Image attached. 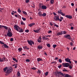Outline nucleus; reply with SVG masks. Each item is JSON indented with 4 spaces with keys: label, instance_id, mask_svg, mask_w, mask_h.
<instances>
[{
    "label": "nucleus",
    "instance_id": "nucleus-25",
    "mask_svg": "<svg viewBox=\"0 0 77 77\" xmlns=\"http://www.w3.org/2000/svg\"><path fill=\"white\" fill-rule=\"evenodd\" d=\"M17 75L18 77H20L21 74H20V72L19 71L17 72Z\"/></svg>",
    "mask_w": 77,
    "mask_h": 77
},
{
    "label": "nucleus",
    "instance_id": "nucleus-23",
    "mask_svg": "<svg viewBox=\"0 0 77 77\" xmlns=\"http://www.w3.org/2000/svg\"><path fill=\"white\" fill-rule=\"evenodd\" d=\"M2 27H3L5 29H6V30H7L8 29V27H7L6 26H2Z\"/></svg>",
    "mask_w": 77,
    "mask_h": 77
},
{
    "label": "nucleus",
    "instance_id": "nucleus-48",
    "mask_svg": "<svg viewBox=\"0 0 77 77\" xmlns=\"http://www.w3.org/2000/svg\"><path fill=\"white\" fill-rule=\"evenodd\" d=\"M63 71H64V72H68V71L66 69H63Z\"/></svg>",
    "mask_w": 77,
    "mask_h": 77
},
{
    "label": "nucleus",
    "instance_id": "nucleus-36",
    "mask_svg": "<svg viewBox=\"0 0 77 77\" xmlns=\"http://www.w3.org/2000/svg\"><path fill=\"white\" fill-rule=\"evenodd\" d=\"M50 2L51 4H53L54 3V0H51Z\"/></svg>",
    "mask_w": 77,
    "mask_h": 77
},
{
    "label": "nucleus",
    "instance_id": "nucleus-34",
    "mask_svg": "<svg viewBox=\"0 0 77 77\" xmlns=\"http://www.w3.org/2000/svg\"><path fill=\"white\" fill-rule=\"evenodd\" d=\"M17 12H19V13H21V11L20 10V9L19 8L18 9Z\"/></svg>",
    "mask_w": 77,
    "mask_h": 77
},
{
    "label": "nucleus",
    "instance_id": "nucleus-56",
    "mask_svg": "<svg viewBox=\"0 0 77 77\" xmlns=\"http://www.w3.org/2000/svg\"><path fill=\"white\" fill-rule=\"evenodd\" d=\"M47 46L48 47H50V44H47Z\"/></svg>",
    "mask_w": 77,
    "mask_h": 77
},
{
    "label": "nucleus",
    "instance_id": "nucleus-28",
    "mask_svg": "<svg viewBox=\"0 0 77 77\" xmlns=\"http://www.w3.org/2000/svg\"><path fill=\"white\" fill-rule=\"evenodd\" d=\"M12 59L14 60V61H15V62H16L17 63L18 62V61L15 58H12Z\"/></svg>",
    "mask_w": 77,
    "mask_h": 77
},
{
    "label": "nucleus",
    "instance_id": "nucleus-53",
    "mask_svg": "<svg viewBox=\"0 0 77 77\" xmlns=\"http://www.w3.org/2000/svg\"><path fill=\"white\" fill-rule=\"evenodd\" d=\"M49 23H50V25L51 26H52L53 25V24L51 22H50Z\"/></svg>",
    "mask_w": 77,
    "mask_h": 77
},
{
    "label": "nucleus",
    "instance_id": "nucleus-39",
    "mask_svg": "<svg viewBox=\"0 0 77 77\" xmlns=\"http://www.w3.org/2000/svg\"><path fill=\"white\" fill-rule=\"evenodd\" d=\"M25 61L27 62H30V60L27 59L25 60Z\"/></svg>",
    "mask_w": 77,
    "mask_h": 77
},
{
    "label": "nucleus",
    "instance_id": "nucleus-54",
    "mask_svg": "<svg viewBox=\"0 0 77 77\" xmlns=\"http://www.w3.org/2000/svg\"><path fill=\"white\" fill-rule=\"evenodd\" d=\"M42 5H41V4L40 3L39 4V7L40 8H41V7L42 8Z\"/></svg>",
    "mask_w": 77,
    "mask_h": 77
},
{
    "label": "nucleus",
    "instance_id": "nucleus-31",
    "mask_svg": "<svg viewBox=\"0 0 77 77\" xmlns=\"http://www.w3.org/2000/svg\"><path fill=\"white\" fill-rule=\"evenodd\" d=\"M46 15L47 14H46V13H44L43 14H42V16H43V17H45Z\"/></svg>",
    "mask_w": 77,
    "mask_h": 77
},
{
    "label": "nucleus",
    "instance_id": "nucleus-52",
    "mask_svg": "<svg viewBox=\"0 0 77 77\" xmlns=\"http://www.w3.org/2000/svg\"><path fill=\"white\" fill-rule=\"evenodd\" d=\"M33 32H35V33H38V31H37V30H33Z\"/></svg>",
    "mask_w": 77,
    "mask_h": 77
},
{
    "label": "nucleus",
    "instance_id": "nucleus-58",
    "mask_svg": "<svg viewBox=\"0 0 77 77\" xmlns=\"http://www.w3.org/2000/svg\"><path fill=\"white\" fill-rule=\"evenodd\" d=\"M13 41H14V39H13V38H11L10 39V41L12 42Z\"/></svg>",
    "mask_w": 77,
    "mask_h": 77
},
{
    "label": "nucleus",
    "instance_id": "nucleus-11",
    "mask_svg": "<svg viewBox=\"0 0 77 77\" xmlns=\"http://www.w3.org/2000/svg\"><path fill=\"white\" fill-rule=\"evenodd\" d=\"M17 31L19 32V33H23L24 32V30H23L22 28L19 27Z\"/></svg>",
    "mask_w": 77,
    "mask_h": 77
},
{
    "label": "nucleus",
    "instance_id": "nucleus-29",
    "mask_svg": "<svg viewBox=\"0 0 77 77\" xmlns=\"http://www.w3.org/2000/svg\"><path fill=\"white\" fill-rule=\"evenodd\" d=\"M63 17H60V22H61V21H62V20H63Z\"/></svg>",
    "mask_w": 77,
    "mask_h": 77
},
{
    "label": "nucleus",
    "instance_id": "nucleus-30",
    "mask_svg": "<svg viewBox=\"0 0 77 77\" xmlns=\"http://www.w3.org/2000/svg\"><path fill=\"white\" fill-rule=\"evenodd\" d=\"M58 13H59V14H61L62 13V10H60L59 11H57Z\"/></svg>",
    "mask_w": 77,
    "mask_h": 77
},
{
    "label": "nucleus",
    "instance_id": "nucleus-59",
    "mask_svg": "<svg viewBox=\"0 0 77 77\" xmlns=\"http://www.w3.org/2000/svg\"><path fill=\"white\" fill-rule=\"evenodd\" d=\"M58 67L59 68H61V67H62V65H60V66H58Z\"/></svg>",
    "mask_w": 77,
    "mask_h": 77
},
{
    "label": "nucleus",
    "instance_id": "nucleus-33",
    "mask_svg": "<svg viewBox=\"0 0 77 77\" xmlns=\"http://www.w3.org/2000/svg\"><path fill=\"white\" fill-rule=\"evenodd\" d=\"M37 42H39V43H41V40L39 39H38Z\"/></svg>",
    "mask_w": 77,
    "mask_h": 77
},
{
    "label": "nucleus",
    "instance_id": "nucleus-19",
    "mask_svg": "<svg viewBox=\"0 0 77 77\" xmlns=\"http://www.w3.org/2000/svg\"><path fill=\"white\" fill-rule=\"evenodd\" d=\"M23 48L24 49H25V50H29V48H28L26 46H24Z\"/></svg>",
    "mask_w": 77,
    "mask_h": 77
},
{
    "label": "nucleus",
    "instance_id": "nucleus-49",
    "mask_svg": "<svg viewBox=\"0 0 77 77\" xmlns=\"http://www.w3.org/2000/svg\"><path fill=\"white\" fill-rule=\"evenodd\" d=\"M22 18L23 21H26V18L22 17Z\"/></svg>",
    "mask_w": 77,
    "mask_h": 77
},
{
    "label": "nucleus",
    "instance_id": "nucleus-22",
    "mask_svg": "<svg viewBox=\"0 0 77 77\" xmlns=\"http://www.w3.org/2000/svg\"><path fill=\"white\" fill-rule=\"evenodd\" d=\"M38 62H39V61H43V60L41 58H38L37 59Z\"/></svg>",
    "mask_w": 77,
    "mask_h": 77
},
{
    "label": "nucleus",
    "instance_id": "nucleus-6",
    "mask_svg": "<svg viewBox=\"0 0 77 77\" xmlns=\"http://www.w3.org/2000/svg\"><path fill=\"white\" fill-rule=\"evenodd\" d=\"M27 42H28V44H29V45L31 46L32 45V44L33 45L35 44L34 42H33V41L32 40H27Z\"/></svg>",
    "mask_w": 77,
    "mask_h": 77
},
{
    "label": "nucleus",
    "instance_id": "nucleus-9",
    "mask_svg": "<svg viewBox=\"0 0 77 77\" xmlns=\"http://www.w3.org/2000/svg\"><path fill=\"white\" fill-rule=\"evenodd\" d=\"M54 19L55 21H60V19L59 17L57 16H55L54 17Z\"/></svg>",
    "mask_w": 77,
    "mask_h": 77
},
{
    "label": "nucleus",
    "instance_id": "nucleus-16",
    "mask_svg": "<svg viewBox=\"0 0 77 77\" xmlns=\"http://www.w3.org/2000/svg\"><path fill=\"white\" fill-rule=\"evenodd\" d=\"M35 23H33L28 24V26H29L30 27H31L33 26V25H35Z\"/></svg>",
    "mask_w": 77,
    "mask_h": 77
},
{
    "label": "nucleus",
    "instance_id": "nucleus-18",
    "mask_svg": "<svg viewBox=\"0 0 77 77\" xmlns=\"http://www.w3.org/2000/svg\"><path fill=\"white\" fill-rule=\"evenodd\" d=\"M38 14L40 17L42 16V12H41V11H39V12L38 13Z\"/></svg>",
    "mask_w": 77,
    "mask_h": 77
},
{
    "label": "nucleus",
    "instance_id": "nucleus-42",
    "mask_svg": "<svg viewBox=\"0 0 77 77\" xmlns=\"http://www.w3.org/2000/svg\"><path fill=\"white\" fill-rule=\"evenodd\" d=\"M23 13V14H25V15H27V13H26V12H25V11H22Z\"/></svg>",
    "mask_w": 77,
    "mask_h": 77
},
{
    "label": "nucleus",
    "instance_id": "nucleus-24",
    "mask_svg": "<svg viewBox=\"0 0 77 77\" xmlns=\"http://www.w3.org/2000/svg\"><path fill=\"white\" fill-rule=\"evenodd\" d=\"M69 69H72V64H71V65H69Z\"/></svg>",
    "mask_w": 77,
    "mask_h": 77
},
{
    "label": "nucleus",
    "instance_id": "nucleus-50",
    "mask_svg": "<svg viewBox=\"0 0 77 77\" xmlns=\"http://www.w3.org/2000/svg\"><path fill=\"white\" fill-rule=\"evenodd\" d=\"M25 32H26L27 33H28L29 32V29H26L25 30Z\"/></svg>",
    "mask_w": 77,
    "mask_h": 77
},
{
    "label": "nucleus",
    "instance_id": "nucleus-15",
    "mask_svg": "<svg viewBox=\"0 0 77 77\" xmlns=\"http://www.w3.org/2000/svg\"><path fill=\"white\" fill-rule=\"evenodd\" d=\"M43 48L42 47V46L41 45H39L37 47V48H38V49H39V50L42 49Z\"/></svg>",
    "mask_w": 77,
    "mask_h": 77
},
{
    "label": "nucleus",
    "instance_id": "nucleus-62",
    "mask_svg": "<svg viewBox=\"0 0 77 77\" xmlns=\"http://www.w3.org/2000/svg\"><path fill=\"white\" fill-rule=\"evenodd\" d=\"M53 14L55 16H56V15H57V14H56V13H55V12L53 13Z\"/></svg>",
    "mask_w": 77,
    "mask_h": 77
},
{
    "label": "nucleus",
    "instance_id": "nucleus-37",
    "mask_svg": "<svg viewBox=\"0 0 77 77\" xmlns=\"http://www.w3.org/2000/svg\"><path fill=\"white\" fill-rule=\"evenodd\" d=\"M48 72H47L45 73V76H47L48 75Z\"/></svg>",
    "mask_w": 77,
    "mask_h": 77
},
{
    "label": "nucleus",
    "instance_id": "nucleus-44",
    "mask_svg": "<svg viewBox=\"0 0 77 77\" xmlns=\"http://www.w3.org/2000/svg\"><path fill=\"white\" fill-rule=\"evenodd\" d=\"M60 15H61L63 16H65V14H63V13L62 12L61 14Z\"/></svg>",
    "mask_w": 77,
    "mask_h": 77
},
{
    "label": "nucleus",
    "instance_id": "nucleus-32",
    "mask_svg": "<svg viewBox=\"0 0 77 77\" xmlns=\"http://www.w3.org/2000/svg\"><path fill=\"white\" fill-rule=\"evenodd\" d=\"M62 34H63V35H65L66 34V32L65 31H63L62 32Z\"/></svg>",
    "mask_w": 77,
    "mask_h": 77
},
{
    "label": "nucleus",
    "instance_id": "nucleus-13",
    "mask_svg": "<svg viewBox=\"0 0 77 77\" xmlns=\"http://www.w3.org/2000/svg\"><path fill=\"white\" fill-rule=\"evenodd\" d=\"M65 17L69 18V19H71L72 18V17L71 15H66L65 16Z\"/></svg>",
    "mask_w": 77,
    "mask_h": 77
},
{
    "label": "nucleus",
    "instance_id": "nucleus-27",
    "mask_svg": "<svg viewBox=\"0 0 77 77\" xmlns=\"http://www.w3.org/2000/svg\"><path fill=\"white\" fill-rule=\"evenodd\" d=\"M65 77H71L70 75L68 74H66L65 76Z\"/></svg>",
    "mask_w": 77,
    "mask_h": 77
},
{
    "label": "nucleus",
    "instance_id": "nucleus-7",
    "mask_svg": "<svg viewBox=\"0 0 77 77\" xmlns=\"http://www.w3.org/2000/svg\"><path fill=\"white\" fill-rule=\"evenodd\" d=\"M62 66L64 67H68L69 66V64L68 63H63L62 64Z\"/></svg>",
    "mask_w": 77,
    "mask_h": 77
},
{
    "label": "nucleus",
    "instance_id": "nucleus-61",
    "mask_svg": "<svg viewBox=\"0 0 77 77\" xmlns=\"http://www.w3.org/2000/svg\"><path fill=\"white\" fill-rule=\"evenodd\" d=\"M51 32H52V31L50 30L48 32V33H51Z\"/></svg>",
    "mask_w": 77,
    "mask_h": 77
},
{
    "label": "nucleus",
    "instance_id": "nucleus-51",
    "mask_svg": "<svg viewBox=\"0 0 77 77\" xmlns=\"http://www.w3.org/2000/svg\"><path fill=\"white\" fill-rule=\"evenodd\" d=\"M21 24H22V25H24L25 23H24L23 22L21 21Z\"/></svg>",
    "mask_w": 77,
    "mask_h": 77
},
{
    "label": "nucleus",
    "instance_id": "nucleus-43",
    "mask_svg": "<svg viewBox=\"0 0 77 77\" xmlns=\"http://www.w3.org/2000/svg\"><path fill=\"white\" fill-rule=\"evenodd\" d=\"M51 63H55V64H56V63H57V62L56 61H53Z\"/></svg>",
    "mask_w": 77,
    "mask_h": 77
},
{
    "label": "nucleus",
    "instance_id": "nucleus-5",
    "mask_svg": "<svg viewBox=\"0 0 77 77\" xmlns=\"http://www.w3.org/2000/svg\"><path fill=\"white\" fill-rule=\"evenodd\" d=\"M51 36L50 35H44L42 37V38L43 40L45 41L47 40V39H48V38L47 37H50V38Z\"/></svg>",
    "mask_w": 77,
    "mask_h": 77
},
{
    "label": "nucleus",
    "instance_id": "nucleus-47",
    "mask_svg": "<svg viewBox=\"0 0 77 77\" xmlns=\"http://www.w3.org/2000/svg\"><path fill=\"white\" fill-rule=\"evenodd\" d=\"M57 46V45H53V48H56Z\"/></svg>",
    "mask_w": 77,
    "mask_h": 77
},
{
    "label": "nucleus",
    "instance_id": "nucleus-45",
    "mask_svg": "<svg viewBox=\"0 0 77 77\" xmlns=\"http://www.w3.org/2000/svg\"><path fill=\"white\" fill-rule=\"evenodd\" d=\"M14 12H15V11H12V12H11L12 15H14L15 14V13H14Z\"/></svg>",
    "mask_w": 77,
    "mask_h": 77
},
{
    "label": "nucleus",
    "instance_id": "nucleus-3",
    "mask_svg": "<svg viewBox=\"0 0 77 77\" xmlns=\"http://www.w3.org/2000/svg\"><path fill=\"white\" fill-rule=\"evenodd\" d=\"M4 61L6 62V61H8V59H7L6 57H3L2 58H0V62H3Z\"/></svg>",
    "mask_w": 77,
    "mask_h": 77
},
{
    "label": "nucleus",
    "instance_id": "nucleus-12",
    "mask_svg": "<svg viewBox=\"0 0 77 77\" xmlns=\"http://www.w3.org/2000/svg\"><path fill=\"white\" fill-rule=\"evenodd\" d=\"M65 61L66 62H69V63H71V60L69 59V58H67L65 59Z\"/></svg>",
    "mask_w": 77,
    "mask_h": 77
},
{
    "label": "nucleus",
    "instance_id": "nucleus-60",
    "mask_svg": "<svg viewBox=\"0 0 77 77\" xmlns=\"http://www.w3.org/2000/svg\"><path fill=\"white\" fill-rule=\"evenodd\" d=\"M54 26H55L56 27H59V26H58L57 25H54Z\"/></svg>",
    "mask_w": 77,
    "mask_h": 77
},
{
    "label": "nucleus",
    "instance_id": "nucleus-38",
    "mask_svg": "<svg viewBox=\"0 0 77 77\" xmlns=\"http://www.w3.org/2000/svg\"><path fill=\"white\" fill-rule=\"evenodd\" d=\"M0 44H2L3 45H4L5 44V43L1 41H0Z\"/></svg>",
    "mask_w": 77,
    "mask_h": 77
},
{
    "label": "nucleus",
    "instance_id": "nucleus-26",
    "mask_svg": "<svg viewBox=\"0 0 77 77\" xmlns=\"http://www.w3.org/2000/svg\"><path fill=\"white\" fill-rule=\"evenodd\" d=\"M8 69V67H6L4 69V72L6 71V70H7V69Z\"/></svg>",
    "mask_w": 77,
    "mask_h": 77
},
{
    "label": "nucleus",
    "instance_id": "nucleus-10",
    "mask_svg": "<svg viewBox=\"0 0 77 77\" xmlns=\"http://www.w3.org/2000/svg\"><path fill=\"white\" fill-rule=\"evenodd\" d=\"M20 28V26H19L17 25H15L14 26V28L15 30H17V31L18 30V29Z\"/></svg>",
    "mask_w": 77,
    "mask_h": 77
},
{
    "label": "nucleus",
    "instance_id": "nucleus-17",
    "mask_svg": "<svg viewBox=\"0 0 77 77\" xmlns=\"http://www.w3.org/2000/svg\"><path fill=\"white\" fill-rule=\"evenodd\" d=\"M42 8L43 9H46L47 8V6L45 5H42Z\"/></svg>",
    "mask_w": 77,
    "mask_h": 77
},
{
    "label": "nucleus",
    "instance_id": "nucleus-21",
    "mask_svg": "<svg viewBox=\"0 0 77 77\" xmlns=\"http://www.w3.org/2000/svg\"><path fill=\"white\" fill-rule=\"evenodd\" d=\"M62 35V32L61 31V32H58L57 34V36H59V35Z\"/></svg>",
    "mask_w": 77,
    "mask_h": 77
},
{
    "label": "nucleus",
    "instance_id": "nucleus-4",
    "mask_svg": "<svg viewBox=\"0 0 77 77\" xmlns=\"http://www.w3.org/2000/svg\"><path fill=\"white\" fill-rule=\"evenodd\" d=\"M64 37L66 39H69V40H71V36L69 34H66L64 36Z\"/></svg>",
    "mask_w": 77,
    "mask_h": 77
},
{
    "label": "nucleus",
    "instance_id": "nucleus-40",
    "mask_svg": "<svg viewBox=\"0 0 77 77\" xmlns=\"http://www.w3.org/2000/svg\"><path fill=\"white\" fill-rule=\"evenodd\" d=\"M31 69H33V70H36V68L35 67H33Z\"/></svg>",
    "mask_w": 77,
    "mask_h": 77
},
{
    "label": "nucleus",
    "instance_id": "nucleus-1",
    "mask_svg": "<svg viewBox=\"0 0 77 77\" xmlns=\"http://www.w3.org/2000/svg\"><path fill=\"white\" fill-rule=\"evenodd\" d=\"M56 76H57V74H60V75H61L63 76H64V74L63 73L61 72H60L56 71L54 72Z\"/></svg>",
    "mask_w": 77,
    "mask_h": 77
},
{
    "label": "nucleus",
    "instance_id": "nucleus-20",
    "mask_svg": "<svg viewBox=\"0 0 77 77\" xmlns=\"http://www.w3.org/2000/svg\"><path fill=\"white\" fill-rule=\"evenodd\" d=\"M17 50L19 52H21V51L23 50V48H18Z\"/></svg>",
    "mask_w": 77,
    "mask_h": 77
},
{
    "label": "nucleus",
    "instance_id": "nucleus-35",
    "mask_svg": "<svg viewBox=\"0 0 77 77\" xmlns=\"http://www.w3.org/2000/svg\"><path fill=\"white\" fill-rule=\"evenodd\" d=\"M37 73H39L40 74H41V71H40L39 70H38V72H37Z\"/></svg>",
    "mask_w": 77,
    "mask_h": 77
},
{
    "label": "nucleus",
    "instance_id": "nucleus-2",
    "mask_svg": "<svg viewBox=\"0 0 77 77\" xmlns=\"http://www.w3.org/2000/svg\"><path fill=\"white\" fill-rule=\"evenodd\" d=\"M12 72V70L11 69H7V71L5 72V75L7 76V75H8L10 73H11Z\"/></svg>",
    "mask_w": 77,
    "mask_h": 77
},
{
    "label": "nucleus",
    "instance_id": "nucleus-41",
    "mask_svg": "<svg viewBox=\"0 0 77 77\" xmlns=\"http://www.w3.org/2000/svg\"><path fill=\"white\" fill-rule=\"evenodd\" d=\"M58 61L59 63H62V61L61 59H59V60H58Z\"/></svg>",
    "mask_w": 77,
    "mask_h": 77
},
{
    "label": "nucleus",
    "instance_id": "nucleus-14",
    "mask_svg": "<svg viewBox=\"0 0 77 77\" xmlns=\"http://www.w3.org/2000/svg\"><path fill=\"white\" fill-rule=\"evenodd\" d=\"M2 47H4L5 48H9V46L7 45L6 44H4V45L2 46Z\"/></svg>",
    "mask_w": 77,
    "mask_h": 77
},
{
    "label": "nucleus",
    "instance_id": "nucleus-57",
    "mask_svg": "<svg viewBox=\"0 0 77 77\" xmlns=\"http://www.w3.org/2000/svg\"><path fill=\"white\" fill-rule=\"evenodd\" d=\"M29 0H26V3H29Z\"/></svg>",
    "mask_w": 77,
    "mask_h": 77
},
{
    "label": "nucleus",
    "instance_id": "nucleus-46",
    "mask_svg": "<svg viewBox=\"0 0 77 77\" xmlns=\"http://www.w3.org/2000/svg\"><path fill=\"white\" fill-rule=\"evenodd\" d=\"M70 26H73V25H74V24H73V23H70L69 24Z\"/></svg>",
    "mask_w": 77,
    "mask_h": 77
},
{
    "label": "nucleus",
    "instance_id": "nucleus-64",
    "mask_svg": "<svg viewBox=\"0 0 77 77\" xmlns=\"http://www.w3.org/2000/svg\"><path fill=\"white\" fill-rule=\"evenodd\" d=\"M70 44L71 46H72V42L70 43Z\"/></svg>",
    "mask_w": 77,
    "mask_h": 77
},
{
    "label": "nucleus",
    "instance_id": "nucleus-55",
    "mask_svg": "<svg viewBox=\"0 0 77 77\" xmlns=\"http://www.w3.org/2000/svg\"><path fill=\"white\" fill-rule=\"evenodd\" d=\"M41 30V29L40 28H39L38 30H37V32L38 33H39V31Z\"/></svg>",
    "mask_w": 77,
    "mask_h": 77
},
{
    "label": "nucleus",
    "instance_id": "nucleus-8",
    "mask_svg": "<svg viewBox=\"0 0 77 77\" xmlns=\"http://www.w3.org/2000/svg\"><path fill=\"white\" fill-rule=\"evenodd\" d=\"M8 32L7 33V35L8 37H12V32H11L10 30H9L8 31Z\"/></svg>",
    "mask_w": 77,
    "mask_h": 77
},
{
    "label": "nucleus",
    "instance_id": "nucleus-63",
    "mask_svg": "<svg viewBox=\"0 0 77 77\" xmlns=\"http://www.w3.org/2000/svg\"><path fill=\"white\" fill-rule=\"evenodd\" d=\"M73 29H74V27H72V26L71 27V30H73Z\"/></svg>",
    "mask_w": 77,
    "mask_h": 77
}]
</instances>
